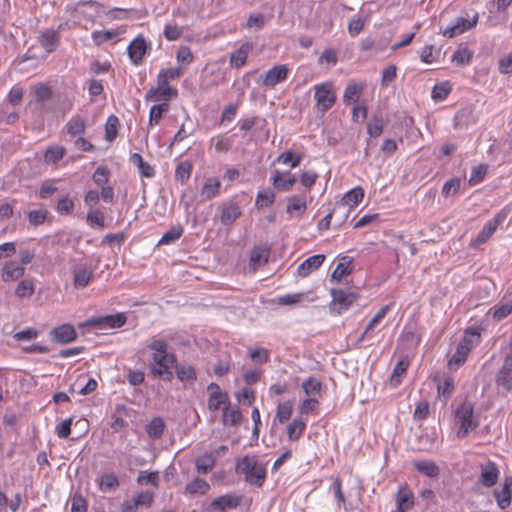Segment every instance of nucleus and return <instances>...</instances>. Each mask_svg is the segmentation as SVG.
<instances>
[{"label": "nucleus", "mask_w": 512, "mask_h": 512, "mask_svg": "<svg viewBox=\"0 0 512 512\" xmlns=\"http://www.w3.org/2000/svg\"><path fill=\"white\" fill-rule=\"evenodd\" d=\"M182 34V28L174 23H168L164 27V36L169 41L177 40Z\"/></svg>", "instance_id": "obj_62"}, {"label": "nucleus", "mask_w": 512, "mask_h": 512, "mask_svg": "<svg viewBox=\"0 0 512 512\" xmlns=\"http://www.w3.org/2000/svg\"><path fill=\"white\" fill-rule=\"evenodd\" d=\"M277 162L283 163V164H290L291 168H295L299 166L301 162V156L300 155H294L291 151H286L284 153H281L277 157Z\"/></svg>", "instance_id": "obj_58"}, {"label": "nucleus", "mask_w": 512, "mask_h": 512, "mask_svg": "<svg viewBox=\"0 0 512 512\" xmlns=\"http://www.w3.org/2000/svg\"><path fill=\"white\" fill-rule=\"evenodd\" d=\"M86 220L91 227L97 226L102 229L105 226V216L103 212L98 209H90L87 213Z\"/></svg>", "instance_id": "obj_45"}, {"label": "nucleus", "mask_w": 512, "mask_h": 512, "mask_svg": "<svg viewBox=\"0 0 512 512\" xmlns=\"http://www.w3.org/2000/svg\"><path fill=\"white\" fill-rule=\"evenodd\" d=\"M146 42L145 39L141 36L135 38L128 46V55L131 61L138 65L141 63L145 53H146Z\"/></svg>", "instance_id": "obj_20"}, {"label": "nucleus", "mask_w": 512, "mask_h": 512, "mask_svg": "<svg viewBox=\"0 0 512 512\" xmlns=\"http://www.w3.org/2000/svg\"><path fill=\"white\" fill-rule=\"evenodd\" d=\"M51 340L56 343H69L76 339L77 333L75 328L70 324H63L50 331Z\"/></svg>", "instance_id": "obj_14"}, {"label": "nucleus", "mask_w": 512, "mask_h": 512, "mask_svg": "<svg viewBox=\"0 0 512 512\" xmlns=\"http://www.w3.org/2000/svg\"><path fill=\"white\" fill-rule=\"evenodd\" d=\"M155 92H158L160 94V96H162V98H164V101H168L170 98L177 96V90L172 88L169 85L168 81L158 78V77H157V87L151 88L148 91V98H153L152 95L155 94Z\"/></svg>", "instance_id": "obj_22"}, {"label": "nucleus", "mask_w": 512, "mask_h": 512, "mask_svg": "<svg viewBox=\"0 0 512 512\" xmlns=\"http://www.w3.org/2000/svg\"><path fill=\"white\" fill-rule=\"evenodd\" d=\"M103 6L96 1H79L74 4L72 13L75 17H83L89 21H94L100 16Z\"/></svg>", "instance_id": "obj_4"}, {"label": "nucleus", "mask_w": 512, "mask_h": 512, "mask_svg": "<svg viewBox=\"0 0 512 512\" xmlns=\"http://www.w3.org/2000/svg\"><path fill=\"white\" fill-rule=\"evenodd\" d=\"M409 366V361L407 359H401L396 366L393 369L392 375L390 377V383L394 387L397 386L400 381L401 377L405 375L407 368Z\"/></svg>", "instance_id": "obj_41"}, {"label": "nucleus", "mask_w": 512, "mask_h": 512, "mask_svg": "<svg viewBox=\"0 0 512 512\" xmlns=\"http://www.w3.org/2000/svg\"><path fill=\"white\" fill-rule=\"evenodd\" d=\"M223 423L224 425H238L241 422L242 415L238 408H230V405H227L223 408Z\"/></svg>", "instance_id": "obj_38"}, {"label": "nucleus", "mask_w": 512, "mask_h": 512, "mask_svg": "<svg viewBox=\"0 0 512 512\" xmlns=\"http://www.w3.org/2000/svg\"><path fill=\"white\" fill-rule=\"evenodd\" d=\"M169 105L167 103L153 105L149 113V125L153 126L158 124L162 118L163 113L167 112Z\"/></svg>", "instance_id": "obj_48"}, {"label": "nucleus", "mask_w": 512, "mask_h": 512, "mask_svg": "<svg viewBox=\"0 0 512 512\" xmlns=\"http://www.w3.org/2000/svg\"><path fill=\"white\" fill-rule=\"evenodd\" d=\"M235 470L237 474L244 475L247 483L256 487H261L266 479V468L255 455L237 458Z\"/></svg>", "instance_id": "obj_1"}, {"label": "nucleus", "mask_w": 512, "mask_h": 512, "mask_svg": "<svg viewBox=\"0 0 512 512\" xmlns=\"http://www.w3.org/2000/svg\"><path fill=\"white\" fill-rule=\"evenodd\" d=\"M330 293L333 299L332 304L338 306V314L343 310H347L357 300L355 293L342 289H331Z\"/></svg>", "instance_id": "obj_11"}, {"label": "nucleus", "mask_w": 512, "mask_h": 512, "mask_svg": "<svg viewBox=\"0 0 512 512\" xmlns=\"http://www.w3.org/2000/svg\"><path fill=\"white\" fill-rule=\"evenodd\" d=\"M34 292L35 283L32 279L21 280L15 289V295L20 299L30 298Z\"/></svg>", "instance_id": "obj_36"}, {"label": "nucleus", "mask_w": 512, "mask_h": 512, "mask_svg": "<svg viewBox=\"0 0 512 512\" xmlns=\"http://www.w3.org/2000/svg\"><path fill=\"white\" fill-rule=\"evenodd\" d=\"M493 318L500 321L512 312V300H502L492 308Z\"/></svg>", "instance_id": "obj_40"}, {"label": "nucleus", "mask_w": 512, "mask_h": 512, "mask_svg": "<svg viewBox=\"0 0 512 512\" xmlns=\"http://www.w3.org/2000/svg\"><path fill=\"white\" fill-rule=\"evenodd\" d=\"M93 271L90 267L84 266L73 271V283L75 288H84L90 282Z\"/></svg>", "instance_id": "obj_26"}, {"label": "nucleus", "mask_w": 512, "mask_h": 512, "mask_svg": "<svg viewBox=\"0 0 512 512\" xmlns=\"http://www.w3.org/2000/svg\"><path fill=\"white\" fill-rule=\"evenodd\" d=\"M154 362L159 365V368L152 369V373L154 375L162 376L164 374H169L167 380H171L173 378V374L170 371V367L176 363V357L172 353L164 352V353H154L152 356Z\"/></svg>", "instance_id": "obj_6"}, {"label": "nucleus", "mask_w": 512, "mask_h": 512, "mask_svg": "<svg viewBox=\"0 0 512 512\" xmlns=\"http://www.w3.org/2000/svg\"><path fill=\"white\" fill-rule=\"evenodd\" d=\"M470 333V330H466V336L463 340L458 344L455 354L451 357L449 361V365L460 366L462 365L467 358L468 353L472 348L471 340L467 337V334ZM472 335L479 337V334L476 332H471Z\"/></svg>", "instance_id": "obj_13"}, {"label": "nucleus", "mask_w": 512, "mask_h": 512, "mask_svg": "<svg viewBox=\"0 0 512 512\" xmlns=\"http://www.w3.org/2000/svg\"><path fill=\"white\" fill-rule=\"evenodd\" d=\"M130 162L138 168L143 177L152 178L155 175V169L145 162L139 153H133L130 156Z\"/></svg>", "instance_id": "obj_29"}, {"label": "nucleus", "mask_w": 512, "mask_h": 512, "mask_svg": "<svg viewBox=\"0 0 512 512\" xmlns=\"http://www.w3.org/2000/svg\"><path fill=\"white\" fill-rule=\"evenodd\" d=\"M511 484H512V478L506 479L502 490L495 491V497L497 500V504L501 509H505L511 503V489H510Z\"/></svg>", "instance_id": "obj_33"}, {"label": "nucleus", "mask_w": 512, "mask_h": 512, "mask_svg": "<svg viewBox=\"0 0 512 512\" xmlns=\"http://www.w3.org/2000/svg\"><path fill=\"white\" fill-rule=\"evenodd\" d=\"M125 322L126 317L121 313H117L114 315H107L103 317L89 319L86 322V325L96 326L100 328H119L123 326Z\"/></svg>", "instance_id": "obj_12"}, {"label": "nucleus", "mask_w": 512, "mask_h": 512, "mask_svg": "<svg viewBox=\"0 0 512 512\" xmlns=\"http://www.w3.org/2000/svg\"><path fill=\"white\" fill-rule=\"evenodd\" d=\"M65 148L62 146H51L45 152V161L47 163H56L63 158Z\"/></svg>", "instance_id": "obj_53"}, {"label": "nucleus", "mask_w": 512, "mask_h": 512, "mask_svg": "<svg viewBox=\"0 0 512 512\" xmlns=\"http://www.w3.org/2000/svg\"><path fill=\"white\" fill-rule=\"evenodd\" d=\"M478 18V14H475L471 20L464 17H458L450 26L446 27L442 31V34L447 38H453L460 35L475 27L478 23Z\"/></svg>", "instance_id": "obj_5"}, {"label": "nucleus", "mask_w": 512, "mask_h": 512, "mask_svg": "<svg viewBox=\"0 0 512 512\" xmlns=\"http://www.w3.org/2000/svg\"><path fill=\"white\" fill-rule=\"evenodd\" d=\"M109 170L107 167L99 166L93 173L92 179L98 186L102 187L107 185L109 180Z\"/></svg>", "instance_id": "obj_56"}, {"label": "nucleus", "mask_w": 512, "mask_h": 512, "mask_svg": "<svg viewBox=\"0 0 512 512\" xmlns=\"http://www.w3.org/2000/svg\"><path fill=\"white\" fill-rule=\"evenodd\" d=\"M176 374L181 381H195L196 372L195 369L190 365H176Z\"/></svg>", "instance_id": "obj_49"}, {"label": "nucleus", "mask_w": 512, "mask_h": 512, "mask_svg": "<svg viewBox=\"0 0 512 512\" xmlns=\"http://www.w3.org/2000/svg\"><path fill=\"white\" fill-rule=\"evenodd\" d=\"M48 210L41 208L37 210H31L28 212V221L32 226H40L45 223L48 217Z\"/></svg>", "instance_id": "obj_47"}, {"label": "nucleus", "mask_w": 512, "mask_h": 512, "mask_svg": "<svg viewBox=\"0 0 512 512\" xmlns=\"http://www.w3.org/2000/svg\"><path fill=\"white\" fill-rule=\"evenodd\" d=\"M306 423L300 419L295 418L287 427V434L290 441L298 440L303 434Z\"/></svg>", "instance_id": "obj_37"}, {"label": "nucleus", "mask_w": 512, "mask_h": 512, "mask_svg": "<svg viewBox=\"0 0 512 512\" xmlns=\"http://www.w3.org/2000/svg\"><path fill=\"white\" fill-rule=\"evenodd\" d=\"M488 171V166L486 164H480L472 169L471 176L469 182L471 184H477L481 182L486 173Z\"/></svg>", "instance_id": "obj_60"}, {"label": "nucleus", "mask_w": 512, "mask_h": 512, "mask_svg": "<svg viewBox=\"0 0 512 512\" xmlns=\"http://www.w3.org/2000/svg\"><path fill=\"white\" fill-rule=\"evenodd\" d=\"M210 488L208 482L204 479L196 478L186 486V492L194 494H205Z\"/></svg>", "instance_id": "obj_43"}, {"label": "nucleus", "mask_w": 512, "mask_h": 512, "mask_svg": "<svg viewBox=\"0 0 512 512\" xmlns=\"http://www.w3.org/2000/svg\"><path fill=\"white\" fill-rule=\"evenodd\" d=\"M351 260L349 257L345 256L341 259V261L337 264L336 268L333 270L331 274V280L340 282L341 279L352 272V268H350Z\"/></svg>", "instance_id": "obj_35"}, {"label": "nucleus", "mask_w": 512, "mask_h": 512, "mask_svg": "<svg viewBox=\"0 0 512 512\" xmlns=\"http://www.w3.org/2000/svg\"><path fill=\"white\" fill-rule=\"evenodd\" d=\"M66 128L71 136L82 134L85 131V121L80 116H74L68 121Z\"/></svg>", "instance_id": "obj_44"}, {"label": "nucleus", "mask_w": 512, "mask_h": 512, "mask_svg": "<svg viewBox=\"0 0 512 512\" xmlns=\"http://www.w3.org/2000/svg\"><path fill=\"white\" fill-rule=\"evenodd\" d=\"M216 457L212 453H206L195 460V467L198 473L207 474L215 466Z\"/></svg>", "instance_id": "obj_30"}, {"label": "nucleus", "mask_w": 512, "mask_h": 512, "mask_svg": "<svg viewBox=\"0 0 512 512\" xmlns=\"http://www.w3.org/2000/svg\"><path fill=\"white\" fill-rule=\"evenodd\" d=\"M364 189L357 186L348 191L342 198V203L350 208L358 205L364 198Z\"/></svg>", "instance_id": "obj_32"}, {"label": "nucleus", "mask_w": 512, "mask_h": 512, "mask_svg": "<svg viewBox=\"0 0 512 512\" xmlns=\"http://www.w3.org/2000/svg\"><path fill=\"white\" fill-rule=\"evenodd\" d=\"M275 200V194L271 190H263L257 194L255 205L261 209L272 205Z\"/></svg>", "instance_id": "obj_51"}, {"label": "nucleus", "mask_w": 512, "mask_h": 512, "mask_svg": "<svg viewBox=\"0 0 512 512\" xmlns=\"http://www.w3.org/2000/svg\"><path fill=\"white\" fill-rule=\"evenodd\" d=\"M209 392L208 408L211 411H217L223 405L224 407L230 405L228 394L223 392L220 386L216 383H210L207 387Z\"/></svg>", "instance_id": "obj_7"}, {"label": "nucleus", "mask_w": 512, "mask_h": 512, "mask_svg": "<svg viewBox=\"0 0 512 512\" xmlns=\"http://www.w3.org/2000/svg\"><path fill=\"white\" fill-rule=\"evenodd\" d=\"M413 467L421 474L435 478L440 474V468L434 461L422 460V461H414Z\"/></svg>", "instance_id": "obj_24"}, {"label": "nucleus", "mask_w": 512, "mask_h": 512, "mask_svg": "<svg viewBox=\"0 0 512 512\" xmlns=\"http://www.w3.org/2000/svg\"><path fill=\"white\" fill-rule=\"evenodd\" d=\"M307 209L306 200L301 196H292L288 199L286 211L291 216H302Z\"/></svg>", "instance_id": "obj_27"}, {"label": "nucleus", "mask_w": 512, "mask_h": 512, "mask_svg": "<svg viewBox=\"0 0 512 512\" xmlns=\"http://www.w3.org/2000/svg\"><path fill=\"white\" fill-rule=\"evenodd\" d=\"M321 387V381L315 377H309L302 383V389L308 396L319 395Z\"/></svg>", "instance_id": "obj_46"}, {"label": "nucleus", "mask_w": 512, "mask_h": 512, "mask_svg": "<svg viewBox=\"0 0 512 512\" xmlns=\"http://www.w3.org/2000/svg\"><path fill=\"white\" fill-rule=\"evenodd\" d=\"M451 88L448 83H440L434 86L432 90V98L436 101H441L447 98Z\"/></svg>", "instance_id": "obj_59"}, {"label": "nucleus", "mask_w": 512, "mask_h": 512, "mask_svg": "<svg viewBox=\"0 0 512 512\" xmlns=\"http://www.w3.org/2000/svg\"><path fill=\"white\" fill-rule=\"evenodd\" d=\"M25 274V267L19 265L16 261H7L1 269V279L4 282L16 281Z\"/></svg>", "instance_id": "obj_16"}, {"label": "nucleus", "mask_w": 512, "mask_h": 512, "mask_svg": "<svg viewBox=\"0 0 512 512\" xmlns=\"http://www.w3.org/2000/svg\"><path fill=\"white\" fill-rule=\"evenodd\" d=\"M397 507L401 509H411L414 505L413 493L407 487H400L397 493Z\"/></svg>", "instance_id": "obj_31"}, {"label": "nucleus", "mask_w": 512, "mask_h": 512, "mask_svg": "<svg viewBox=\"0 0 512 512\" xmlns=\"http://www.w3.org/2000/svg\"><path fill=\"white\" fill-rule=\"evenodd\" d=\"M269 258V250L263 247H255L250 255L249 266L256 271L260 266L267 263Z\"/></svg>", "instance_id": "obj_25"}, {"label": "nucleus", "mask_w": 512, "mask_h": 512, "mask_svg": "<svg viewBox=\"0 0 512 512\" xmlns=\"http://www.w3.org/2000/svg\"><path fill=\"white\" fill-rule=\"evenodd\" d=\"M253 50V44L250 42L243 43L237 50L230 54V65L234 68H241L246 64L248 55Z\"/></svg>", "instance_id": "obj_18"}, {"label": "nucleus", "mask_w": 512, "mask_h": 512, "mask_svg": "<svg viewBox=\"0 0 512 512\" xmlns=\"http://www.w3.org/2000/svg\"><path fill=\"white\" fill-rule=\"evenodd\" d=\"M314 99L320 112L328 111L336 102V93L331 82L317 84L314 87Z\"/></svg>", "instance_id": "obj_2"}, {"label": "nucleus", "mask_w": 512, "mask_h": 512, "mask_svg": "<svg viewBox=\"0 0 512 512\" xmlns=\"http://www.w3.org/2000/svg\"><path fill=\"white\" fill-rule=\"evenodd\" d=\"M40 43L46 52L51 53L59 43V33L55 30H46L40 36Z\"/></svg>", "instance_id": "obj_28"}, {"label": "nucleus", "mask_w": 512, "mask_h": 512, "mask_svg": "<svg viewBox=\"0 0 512 512\" xmlns=\"http://www.w3.org/2000/svg\"><path fill=\"white\" fill-rule=\"evenodd\" d=\"M182 233H183L182 227H180V226L172 227L170 230H168L166 233H164V235L158 241V245H167V244L173 243L182 236Z\"/></svg>", "instance_id": "obj_52"}, {"label": "nucleus", "mask_w": 512, "mask_h": 512, "mask_svg": "<svg viewBox=\"0 0 512 512\" xmlns=\"http://www.w3.org/2000/svg\"><path fill=\"white\" fill-rule=\"evenodd\" d=\"M74 208V202L68 196L62 197L58 200L56 210L60 214H69L72 212Z\"/></svg>", "instance_id": "obj_63"}, {"label": "nucleus", "mask_w": 512, "mask_h": 512, "mask_svg": "<svg viewBox=\"0 0 512 512\" xmlns=\"http://www.w3.org/2000/svg\"><path fill=\"white\" fill-rule=\"evenodd\" d=\"M364 85L360 82L351 80L348 82L343 93V102L345 105L358 102Z\"/></svg>", "instance_id": "obj_21"}, {"label": "nucleus", "mask_w": 512, "mask_h": 512, "mask_svg": "<svg viewBox=\"0 0 512 512\" xmlns=\"http://www.w3.org/2000/svg\"><path fill=\"white\" fill-rule=\"evenodd\" d=\"M219 189L220 181L214 178H209L206 180L201 190V197L206 200L212 199L219 193Z\"/></svg>", "instance_id": "obj_39"}, {"label": "nucleus", "mask_w": 512, "mask_h": 512, "mask_svg": "<svg viewBox=\"0 0 512 512\" xmlns=\"http://www.w3.org/2000/svg\"><path fill=\"white\" fill-rule=\"evenodd\" d=\"M292 411V404L290 402L279 403L277 405L276 418L280 423H284L290 419Z\"/></svg>", "instance_id": "obj_54"}, {"label": "nucleus", "mask_w": 512, "mask_h": 512, "mask_svg": "<svg viewBox=\"0 0 512 512\" xmlns=\"http://www.w3.org/2000/svg\"><path fill=\"white\" fill-rule=\"evenodd\" d=\"M118 118L114 115H111L108 117L107 123H106V139L108 141H112L115 139L117 135V125H118Z\"/></svg>", "instance_id": "obj_61"}, {"label": "nucleus", "mask_w": 512, "mask_h": 512, "mask_svg": "<svg viewBox=\"0 0 512 512\" xmlns=\"http://www.w3.org/2000/svg\"><path fill=\"white\" fill-rule=\"evenodd\" d=\"M220 211V221L224 226L232 225L242 213L239 205L231 201L223 203L220 206Z\"/></svg>", "instance_id": "obj_15"}, {"label": "nucleus", "mask_w": 512, "mask_h": 512, "mask_svg": "<svg viewBox=\"0 0 512 512\" xmlns=\"http://www.w3.org/2000/svg\"><path fill=\"white\" fill-rule=\"evenodd\" d=\"M295 182H296L295 177L290 176L289 178L284 179L283 175L280 171H278V170L273 171L272 183L276 189L283 190V191H289L293 187Z\"/></svg>", "instance_id": "obj_34"}, {"label": "nucleus", "mask_w": 512, "mask_h": 512, "mask_svg": "<svg viewBox=\"0 0 512 512\" xmlns=\"http://www.w3.org/2000/svg\"><path fill=\"white\" fill-rule=\"evenodd\" d=\"M192 165L188 161L180 162L175 170V179L182 184L185 183L191 174Z\"/></svg>", "instance_id": "obj_50"}, {"label": "nucleus", "mask_w": 512, "mask_h": 512, "mask_svg": "<svg viewBox=\"0 0 512 512\" xmlns=\"http://www.w3.org/2000/svg\"><path fill=\"white\" fill-rule=\"evenodd\" d=\"M325 255L317 254L304 260L297 268V274L300 277H307L310 273L317 270L324 262Z\"/></svg>", "instance_id": "obj_19"}, {"label": "nucleus", "mask_w": 512, "mask_h": 512, "mask_svg": "<svg viewBox=\"0 0 512 512\" xmlns=\"http://www.w3.org/2000/svg\"><path fill=\"white\" fill-rule=\"evenodd\" d=\"M499 478V469L497 465L488 461L486 464L481 465L480 482L485 487H492L495 485Z\"/></svg>", "instance_id": "obj_17"}, {"label": "nucleus", "mask_w": 512, "mask_h": 512, "mask_svg": "<svg viewBox=\"0 0 512 512\" xmlns=\"http://www.w3.org/2000/svg\"><path fill=\"white\" fill-rule=\"evenodd\" d=\"M100 489L104 492L115 489L119 486L118 478L114 474H105L99 483Z\"/></svg>", "instance_id": "obj_55"}, {"label": "nucleus", "mask_w": 512, "mask_h": 512, "mask_svg": "<svg viewBox=\"0 0 512 512\" xmlns=\"http://www.w3.org/2000/svg\"><path fill=\"white\" fill-rule=\"evenodd\" d=\"M288 68L286 65H276L261 76L262 85L266 87H275L277 84L286 80Z\"/></svg>", "instance_id": "obj_10"}, {"label": "nucleus", "mask_w": 512, "mask_h": 512, "mask_svg": "<svg viewBox=\"0 0 512 512\" xmlns=\"http://www.w3.org/2000/svg\"><path fill=\"white\" fill-rule=\"evenodd\" d=\"M86 510V500L80 494H75L71 501V512H86Z\"/></svg>", "instance_id": "obj_64"}, {"label": "nucleus", "mask_w": 512, "mask_h": 512, "mask_svg": "<svg viewBox=\"0 0 512 512\" xmlns=\"http://www.w3.org/2000/svg\"><path fill=\"white\" fill-rule=\"evenodd\" d=\"M472 53L468 48H460L456 50L452 56V61L458 65H466L470 62Z\"/></svg>", "instance_id": "obj_57"}, {"label": "nucleus", "mask_w": 512, "mask_h": 512, "mask_svg": "<svg viewBox=\"0 0 512 512\" xmlns=\"http://www.w3.org/2000/svg\"><path fill=\"white\" fill-rule=\"evenodd\" d=\"M495 383L506 391L512 390V352L505 357L501 369L496 374Z\"/></svg>", "instance_id": "obj_8"}, {"label": "nucleus", "mask_w": 512, "mask_h": 512, "mask_svg": "<svg viewBox=\"0 0 512 512\" xmlns=\"http://www.w3.org/2000/svg\"><path fill=\"white\" fill-rule=\"evenodd\" d=\"M165 424L164 421L159 418H153L146 427V432L151 438H160L164 432Z\"/></svg>", "instance_id": "obj_42"}, {"label": "nucleus", "mask_w": 512, "mask_h": 512, "mask_svg": "<svg viewBox=\"0 0 512 512\" xmlns=\"http://www.w3.org/2000/svg\"><path fill=\"white\" fill-rule=\"evenodd\" d=\"M505 216L506 215L503 212H500L492 220L487 222L484 228L478 233L476 238L473 240V246L477 247L485 243L494 234L498 226L503 222Z\"/></svg>", "instance_id": "obj_9"}, {"label": "nucleus", "mask_w": 512, "mask_h": 512, "mask_svg": "<svg viewBox=\"0 0 512 512\" xmlns=\"http://www.w3.org/2000/svg\"><path fill=\"white\" fill-rule=\"evenodd\" d=\"M240 502H241V497L236 496V495L227 494V495H223V496L216 498L212 502L211 505L214 509L224 511L226 509L236 508L237 506L240 505Z\"/></svg>", "instance_id": "obj_23"}, {"label": "nucleus", "mask_w": 512, "mask_h": 512, "mask_svg": "<svg viewBox=\"0 0 512 512\" xmlns=\"http://www.w3.org/2000/svg\"><path fill=\"white\" fill-rule=\"evenodd\" d=\"M455 417L460 424L457 431V436L460 438L465 437L478 426V423L473 420V406L471 403L461 404L456 410Z\"/></svg>", "instance_id": "obj_3"}]
</instances>
